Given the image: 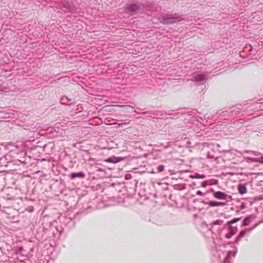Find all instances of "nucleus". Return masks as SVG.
<instances>
[{
  "label": "nucleus",
  "instance_id": "423d86ee",
  "mask_svg": "<svg viewBox=\"0 0 263 263\" xmlns=\"http://www.w3.org/2000/svg\"><path fill=\"white\" fill-rule=\"evenodd\" d=\"M71 177L72 178H74L76 177H84L85 174L83 173H72L71 175Z\"/></svg>",
  "mask_w": 263,
  "mask_h": 263
},
{
  "label": "nucleus",
  "instance_id": "ddd939ff",
  "mask_svg": "<svg viewBox=\"0 0 263 263\" xmlns=\"http://www.w3.org/2000/svg\"><path fill=\"white\" fill-rule=\"evenodd\" d=\"M245 234H246V231H242L240 232L239 236V237H243L245 235Z\"/></svg>",
  "mask_w": 263,
  "mask_h": 263
},
{
  "label": "nucleus",
  "instance_id": "39448f33",
  "mask_svg": "<svg viewBox=\"0 0 263 263\" xmlns=\"http://www.w3.org/2000/svg\"><path fill=\"white\" fill-rule=\"evenodd\" d=\"M208 204L211 206H224L226 204L224 202L211 201L208 202Z\"/></svg>",
  "mask_w": 263,
  "mask_h": 263
},
{
  "label": "nucleus",
  "instance_id": "f257e3e1",
  "mask_svg": "<svg viewBox=\"0 0 263 263\" xmlns=\"http://www.w3.org/2000/svg\"><path fill=\"white\" fill-rule=\"evenodd\" d=\"M214 196L218 199H226L227 197V195L225 193L220 191L215 192L214 193Z\"/></svg>",
  "mask_w": 263,
  "mask_h": 263
},
{
  "label": "nucleus",
  "instance_id": "2eb2a0df",
  "mask_svg": "<svg viewBox=\"0 0 263 263\" xmlns=\"http://www.w3.org/2000/svg\"><path fill=\"white\" fill-rule=\"evenodd\" d=\"M197 194L198 195H200V196H203V193L200 191H197Z\"/></svg>",
  "mask_w": 263,
  "mask_h": 263
},
{
  "label": "nucleus",
  "instance_id": "dca6fc26",
  "mask_svg": "<svg viewBox=\"0 0 263 263\" xmlns=\"http://www.w3.org/2000/svg\"><path fill=\"white\" fill-rule=\"evenodd\" d=\"M129 178H130V175H126L125 176V179H128Z\"/></svg>",
  "mask_w": 263,
  "mask_h": 263
},
{
  "label": "nucleus",
  "instance_id": "7ed1b4c3",
  "mask_svg": "<svg viewBox=\"0 0 263 263\" xmlns=\"http://www.w3.org/2000/svg\"><path fill=\"white\" fill-rule=\"evenodd\" d=\"M180 20H181L179 19L178 17H167L164 19V23L166 24H172V23H176Z\"/></svg>",
  "mask_w": 263,
  "mask_h": 263
},
{
  "label": "nucleus",
  "instance_id": "1a4fd4ad",
  "mask_svg": "<svg viewBox=\"0 0 263 263\" xmlns=\"http://www.w3.org/2000/svg\"><path fill=\"white\" fill-rule=\"evenodd\" d=\"M252 161L255 162H259L260 163H263V156L259 158L254 159L252 160Z\"/></svg>",
  "mask_w": 263,
  "mask_h": 263
},
{
  "label": "nucleus",
  "instance_id": "4468645a",
  "mask_svg": "<svg viewBox=\"0 0 263 263\" xmlns=\"http://www.w3.org/2000/svg\"><path fill=\"white\" fill-rule=\"evenodd\" d=\"M207 185V184H206V181H204L202 183H201V186L202 187H206Z\"/></svg>",
  "mask_w": 263,
  "mask_h": 263
},
{
  "label": "nucleus",
  "instance_id": "f03ea898",
  "mask_svg": "<svg viewBox=\"0 0 263 263\" xmlns=\"http://www.w3.org/2000/svg\"><path fill=\"white\" fill-rule=\"evenodd\" d=\"M123 160V159L122 158H120V157H113L111 158H108V159H106L105 161L107 162L116 163H118Z\"/></svg>",
  "mask_w": 263,
  "mask_h": 263
},
{
  "label": "nucleus",
  "instance_id": "f8f14e48",
  "mask_svg": "<svg viewBox=\"0 0 263 263\" xmlns=\"http://www.w3.org/2000/svg\"><path fill=\"white\" fill-rule=\"evenodd\" d=\"M239 220H240L239 218H235V219L232 220L231 222L232 223H235V222L238 221Z\"/></svg>",
  "mask_w": 263,
  "mask_h": 263
},
{
  "label": "nucleus",
  "instance_id": "6e6552de",
  "mask_svg": "<svg viewBox=\"0 0 263 263\" xmlns=\"http://www.w3.org/2000/svg\"><path fill=\"white\" fill-rule=\"evenodd\" d=\"M250 219H251L250 216L246 217L243 221L242 226H246L249 225V224L250 223Z\"/></svg>",
  "mask_w": 263,
  "mask_h": 263
},
{
  "label": "nucleus",
  "instance_id": "9d476101",
  "mask_svg": "<svg viewBox=\"0 0 263 263\" xmlns=\"http://www.w3.org/2000/svg\"><path fill=\"white\" fill-rule=\"evenodd\" d=\"M137 9V7L136 5H133L129 7V10L130 11H135Z\"/></svg>",
  "mask_w": 263,
  "mask_h": 263
},
{
  "label": "nucleus",
  "instance_id": "0eeeda50",
  "mask_svg": "<svg viewBox=\"0 0 263 263\" xmlns=\"http://www.w3.org/2000/svg\"><path fill=\"white\" fill-rule=\"evenodd\" d=\"M205 177L204 175H200L199 174H196L195 175L190 176V178L192 179H203Z\"/></svg>",
  "mask_w": 263,
  "mask_h": 263
},
{
  "label": "nucleus",
  "instance_id": "a211bd4d",
  "mask_svg": "<svg viewBox=\"0 0 263 263\" xmlns=\"http://www.w3.org/2000/svg\"><path fill=\"white\" fill-rule=\"evenodd\" d=\"M218 221H215V222H214V224H218Z\"/></svg>",
  "mask_w": 263,
  "mask_h": 263
},
{
  "label": "nucleus",
  "instance_id": "20e7f679",
  "mask_svg": "<svg viewBox=\"0 0 263 263\" xmlns=\"http://www.w3.org/2000/svg\"><path fill=\"white\" fill-rule=\"evenodd\" d=\"M238 190L239 193L241 195L244 194L247 192V188L246 186L242 184H238Z\"/></svg>",
  "mask_w": 263,
  "mask_h": 263
},
{
  "label": "nucleus",
  "instance_id": "9b49d317",
  "mask_svg": "<svg viewBox=\"0 0 263 263\" xmlns=\"http://www.w3.org/2000/svg\"><path fill=\"white\" fill-rule=\"evenodd\" d=\"M164 166L163 165H160L158 167V171L159 172H161L162 171H163L164 170Z\"/></svg>",
  "mask_w": 263,
  "mask_h": 263
},
{
  "label": "nucleus",
  "instance_id": "f3484780",
  "mask_svg": "<svg viewBox=\"0 0 263 263\" xmlns=\"http://www.w3.org/2000/svg\"><path fill=\"white\" fill-rule=\"evenodd\" d=\"M218 182V181L217 180H216L214 182V184H217Z\"/></svg>",
  "mask_w": 263,
  "mask_h": 263
}]
</instances>
